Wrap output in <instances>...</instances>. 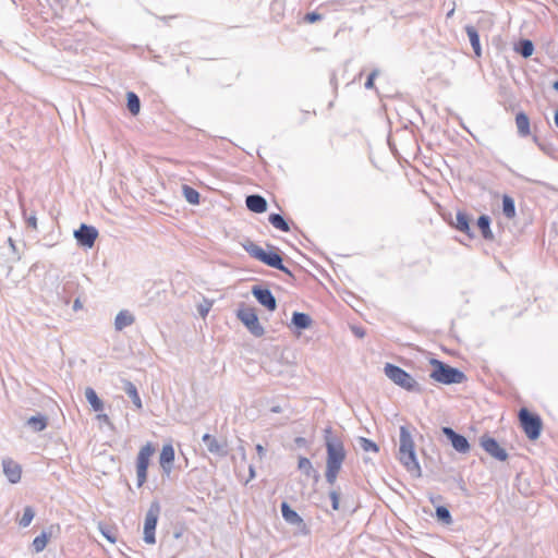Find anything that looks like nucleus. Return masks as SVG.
<instances>
[{
  "label": "nucleus",
  "mask_w": 558,
  "mask_h": 558,
  "mask_svg": "<svg viewBox=\"0 0 558 558\" xmlns=\"http://www.w3.org/2000/svg\"><path fill=\"white\" fill-rule=\"evenodd\" d=\"M399 460L403 466L415 476H421V466L417 462L414 441L405 426L400 427Z\"/></svg>",
  "instance_id": "nucleus-1"
},
{
  "label": "nucleus",
  "mask_w": 558,
  "mask_h": 558,
  "mask_svg": "<svg viewBox=\"0 0 558 558\" xmlns=\"http://www.w3.org/2000/svg\"><path fill=\"white\" fill-rule=\"evenodd\" d=\"M433 371L429 377L437 383L444 385L461 384L466 379V376L460 369L452 367L437 359L430 360Z\"/></svg>",
  "instance_id": "nucleus-2"
},
{
  "label": "nucleus",
  "mask_w": 558,
  "mask_h": 558,
  "mask_svg": "<svg viewBox=\"0 0 558 558\" xmlns=\"http://www.w3.org/2000/svg\"><path fill=\"white\" fill-rule=\"evenodd\" d=\"M243 248L255 259L266 264L269 267L279 269L289 276L291 271L283 265L281 256L276 252H266L254 242L246 240L242 243Z\"/></svg>",
  "instance_id": "nucleus-3"
},
{
  "label": "nucleus",
  "mask_w": 558,
  "mask_h": 558,
  "mask_svg": "<svg viewBox=\"0 0 558 558\" xmlns=\"http://www.w3.org/2000/svg\"><path fill=\"white\" fill-rule=\"evenodd\" d=\"M385 375L397 386L411 392H422L420 384L404 369L387 363L384 367Z\"/></svg>",
  "instance_id": "nucleus-4"
},
{
  "label": "nucleus",
  "mask_w": 558,
  "mask_h": 558,
  "mask_svg": "<svg viewBox=\"0 0 558 558\" xmlns=\"http://www.w3.org/2000/svg\"><path fill=\"white\" fill-rule=\"evenodd\" d=\"M325 432V441L327 448V466L341 469V465L345 459L343 444L338 438L331 436L330 429H326Z\"/></svg>",
  "instance_id": "nucleus-5"
},
{
  "label": "nucleus",
  "mask_w": 558,
  "mask_h": 558,
  "mask_svg": "<svg viewBox=\"0 0 558 558\" xmlns=\"http://www.w3.org/2000/svg\"><path fill=\"white\" fill-rule=\"evenodd\" d=\"M236 317L254 337L264 336L265 329L258 320L255 308L242 303L236 311Z\"/></svg>",
  "instance_id": "nucleus-6"
},
{
  "label": "nucleus",
  "mask_w": 558,
  "mask_h": 558,
  "mask_svg": "<svg viewBox=\"0 0 558 558\" xmlns=\"http://www.w3.org/2000/svg\"><path fill=\"white\" fill-rule=\"evenodd\" d=\"M519 420L529 439L535 440L539 437L542 432V420L538 415L533 414L527 409L523 408L519 412Z\"/></svg>",
  "instance_id": "nucleus-7"
},
{
  "label": "nucleus",
  "mask_w": 558,
  "mask_h": 558,
  "mask_svg": "<svg viewBox=\"0 0 558 558\" xmlns=\"http://www.w3.org/2000/svg\"><path fill=\"white\" fill-rule=\"evenodd\" d=\"M160 505L157 500L150 502L144 521V541L147 544H155V530L160 514Z\"/></svg>",
  "instance_id": "nucleus-8"
},
{
  "label": "nucleus",
  "mask_w": 558,
  "mask_h": 558,
  "mask_svg": "<svg viewBox=\"0 0 558 558\" xmlns=\"http://www.w3.org/2000/svg\"><path fill=\"white\" fill-rule=\"evenodd\" d=\"M155 448L150 442L143 446L136 459L137 486L141 487L147 480V469L150 457L154 454Z\"/></svg>",
  "instance_id": "nucleus-9"
},
{
  "label": "nucleus",
  "mask_w": 558,
  "mask_h": 558,
  "mask_svg": "<svg viewBox=\"0 0 558 558\" xmlns=\"http://www.w3.org/2000/svg\"><path fill=\"white\" fill-rule=\"evenodd\" d=\"M98 236V231L93 226L82 223L81 227L74 231V238L77 243L86 248H92Z\"/></svg>",
  "instance_id": "nucleus-10"
},
{
  "label": "nucleus",
  "mask_w": 558,
  "mask_h": 558,
  "mask_svg": "<svg viewBox=\"0 0 558 558\" xmlns=\"http://www.w3.org/2000/svg\"><path fill=\"white\" fill-rule=\"evenodd\" d=\"M481 446L489 456L499 461H506L508 458L507 451L499 446L496 439L489 436L484 435L481 437Z\"/></svg>",
  "instance_id": "nucleus-11"
},
{
  "label": "nucleus",
  "mask_w": 558,
  "mask_h": 558,
  "mask_svg": "<svg viewBox=\"0 0 558 558\" xmlns=\"http://www.w3.org/2000/svg\"><path fill=\"white\" fill-rule=\"evenodd\" d=\"M281 514L287 523L296 526L301 533H308L304 520L286 501L281 504Z\"/></svg>",
  "instance_id": "nucleus-12"
},
{
  "label": "nucleus",
  "mask_w": 558,
  "mask_h": 558,
  "mask_svg": "<svg viewBox=\"0 0 558 558\" xmlns=\"http://www.w3.org/2000/svg\"><path fill=\"white\" fill-rule=\"evenodd\" d=\"M252 294L258 301V303L265 306L268 311H275L277 308V301L271 291L267 288L254 286L252 288Z\"/></svg>",
  "instance_id": "nucleus-13"
},
{
  "label": "nucleus",
  "mask_w": 558,
  "mask_h": 558,
  "mask_svg": "<svg viewBox=\"0 0 558 558\" xmlns=\"http://www.w3.org/2000/svg\"><path fill=\"white\" fill-rule=\"evenodd\" d=\"M442 433L458 452L466 453L470 451V444L464 436L456 433L451 427H442Z\"/></svg>",
  "instance_id": "nucleus-14"
},
{
  "label": "nucleus",
  "mask_w": 558,
  "mask_h": 558,
  "mask_svg": "<svg viewBox=\"0 0 558 558\" xmlns=\"http://www.w3.org/2000/svg\"><path fill=\"white\" fill-rule=\"evenodd\" d=\"M203 442L207 450L213 454L225 457L228 453L226 444L220 442L216 437L209 434H205L203 436Z\"/></svg>",
  "instance_id": "nucleus-15"
},
{
  "label": "nucleus",
  "mask_w": 558,
  "mask_h": 558,
  "mask_svg": "<svg viewBox=\"0 0 558 558\" xmlns=\"http://www.w3.org/2000/svg\"><path fill=\"white\" fill-rule=\"evenodd\" d=\"M174 461V449L172 445H165L159 456V463L162 471L169 475L172 471V464Z\"/></svg>",
  "instance_id": "nucleus-16"
},
{
  "label": "nucleus",
  "mask_w": 558,
  "mask_h": 558,
  "mask_svg": "<svg viewBox=\"0 0 558 558\" xmlns=\"http://www.w3.org/2000/svg\"><path fill=\"white\" fill-rule=\"evenodd\" d=\"M3 473L10 483L15 484L20 482L22 470L19 463L11 459H4L2 461Z\"/></svg>",
  "instance_id": "nucleus-17"
},
{
  "label": "nucleus",
  "mask_w": 558,
  "mask_h": 558,
  "mask_svg": "<svg viewBox=\"0 0 558 558\" xmlns=\"http://www.w3.org/2000/svg\"><path fill=\"white\" fill-rule=\"evenodd\" d=\"M245 204L251 211L256 214H262L267 210V201L258 194L246 196Z\"/></svg>",
  "instance_id": "nucleus-18"
},
{
  "label": "nucleus",
  "mask_w": 558,
  "mask_h": 558,
  "mask_svg": "<svg viewBox=\"0 0 558 558\" xmlns=\"http://www.w3.org/2000/svg\"><path fill=\"white\" fill-rule=\"evenodd\" d=\"M135 322V317L129 311H120L114 318V328L121 331L125 327L131 326Z\"/></svg>",
  "instance_id": "nucleus-19"
},
{
  "label": "nucleus",
  "mask_w": 558,
  "mask_h": 558,
  "mask_svg": "<svg viewBox=\"0 0 558 558\" xmlns=\"http://www.w3.org/2000/svg\"><path fill=\"white\" fill-rule=\"evenodd\" d=\"M452 226L457 230L468 234L470 238H473V234H472L471 228H470V219L465 213L458 211L456 215V221L452 222Z\"/></svg>",
  "instance_id": "nucleus-20"
},
{
  "label": "nucleus",
  "mask_w": 558,
  "mask_h": 558,
  "mask_svg": "<svg viewBox=\"0 0 558 558\" xmlns=\"http://www.w3.org/2000/svg\"><path fill=\"white\" fill-rule=\"evenodd\" d=\"M123 385L125 393L131 398L135 408L141 410L143 405L136 386L128 379L123 380Z\"/></svg>",
  "instance_id": "nucleus-21"
},
{
  "label": "nucleus",
  "mask_w": 558,
  "mask_h": 558,
  "mask_svg": "<svg viewBox=\"0 0 558 558\" xmlns=\"http://www.w3.org/2000/svg\"><path fill=\"white\" fill-rule=\"evenodd\" d=\"M465 32L468 34V37L470 39V43H471V46L474 50V53L476 57H481L482 56V48H481V43H480V36H478V33L476 31V28L472 25H466L465 26Z\"/></svg>",
  "instance_id": "nucleus-22"
},
{
  "label": "nucleus",
  "mask_w": 558,
  "mask_h": 558,
  "mask_svg": "<svg viewBox=\"0 0 558 558\" xmlns=\"http://www.w3.org/2000/svg\"><path fill=\"white\" fill-rule=\"evenodd\" d=\"M515 125L518 129V133L520 136H527L530 135V119L524 112H519L515 116Z\"/></svg>",
  "instance_id": "nucleus-23"
},
{
  "label": "nucleus",
  "mask_w": 558,
  "mask_h": 558,
  "mask_svg": "<svg viewBox=\"0 0 558 558\" xmlns=\"http://www.w3.org/2000/svg\"><path fill=\"white\" fill-rule=\"evenodd\" d=\"M291 322L298 329H307L313 323L310 315L301 312H294Z\"/></svg>",
  "instance_id": "nucleus-24"
},
{
  "label": "nucleus",
  "mask_w": 558,
  "mask_h": 558,
  "mask_svg": "<svg viewBox=\"0 0 558 558\" xmlns=\"http://www.w3.org/2000/svg\"><path fill=\"white\" fill-rule=\"evenodd\" d=\"M47 424H48V420L43 414L33 415L26 422V425L33 432H41V430H44L47 427Z\"/></svg>",
  "instance_id": "nucleus-25"
},
{
  "label": "nucleus",
  "mask_w": 558,
  "mask_h": 558,
  "mask_svg": "<svg viewBox=\"0 0 558 558\" xmlns=\"http://www.w3.org/2000/svg\"><path fill=\"white\" fill-rule=\"evenodd\" d=\"M85 398L94 411L100 412L104 410V402L98 398L96 391L93 388L87 387L85 389Z\"/></svg>",
  "instance_id": "nucleus-26"
},
{
  "label": "nucleus",
  "mask_w": 558,
  "mask_h": 558,
  "mask_svg": "<svg viewBox=\"0 0 558 558\" xmlns=\"http://www.w3.org/2000/svg\"><path fill=\"white\" fill-rule=\"evenodd\" d=\"M514 51L523 58H529L534 52V45L530 39H521L515 46Z\"/></svg>",
  "instance_id": "nucleus-27"
},
{
  "label": "nucleus",
  "mask_w": 558,
  "mask_h": 558,
  "mask_svg": "<svg viewBox=\"0 0 558 558\" xmlns=\"http://www.w3.org/2000/svg\"><path fill=\"white\" fill-rule=\"evenodd\" d=\"M477 227L481 230L484 239H486V240L494 239L493 232L490 230V219L488 216H486V215L480 216V218L477 219Z\"/></svg>",
  "instance_id": "nucleus-28"
},
{
  "label": "nucleus",
  "mask_w": 558,
  "mask_h": 558,
  "mask_svg": "<svg viewBox=\"0 0 558 558\" xmlns=\"http://www.w3.org/2000/svg\"><path fill=\"white\" fill-rule=\"evenodd\" d=\"M50 537L51 532L48 533L46 531H43L40 535L36 536L32 544L34 551L36 554L41 553L46 548Z\"/></svg>",
  "instance_id": "nucleus-29"
},
{
  "label": "nucleus",
  "mask_w": 558,
  "mask_h": 558,
  "mask_svg": "<svg viewBox=\"0 0 558 558\" xmlns=\"http://www.w3.org/2000/svg\"><path fill=\"white\" fill-rule=\"evenodd\" d=\"M298 468L301 472H303L307 477H315L317 478L318 477V474L317 472L315 471V469L313 468L312 465V462L305 458V457H300L299 458V463H298Z\"/></svg>",
  "instance_id": "nucleus-30"
},
{
  "label": "nucleus",
  "mask_w": 558,
  "mask_h": 558,
  "mask_svg": "<svg viewBox=\"0 0 558 558\" xmlns=\"http://www.w3.org/2000/svg\"><path fill=\"white\" fill-rule=\"evenodd\" d=\"M502 214L509 219L515 216L514 201L509 195H504L502 197Z\"/></svg>",
  "instance_id": "nucleus-31"
},
{
  "label": "nucleus",
  "mask_w": 558,
  "mask_h": 558,
  "mask_svg": "<svg viewBox=\"0 0 558 558\" xmlns=\"http://www.w3.org/2000/svg\"><path fill=\"white\" fill-rule=\"evenodd\" d=\"M268 220L276 229H279L283 232H288L290 230L288 222L280 214L269 215Z\"/></svg>",
  "instance_id": "nucleus-32"
},
{
  "label": "nucleus",
  "mask_w": 558,
  "mask_h": 558,
  "mask_svg": "<svg viewBox=\"0 0 558 558\" xmlns=\"http://www.w3.org/2000/svg\"><path fill=\"white\" fill-rule=\"evenodd\" d=\"M126 106H128L129 111L133 116L138 114L140 109H141V101H140L138 96L135 93H133V92H129L128 93V104H126Z\"/></svg>",
  "instance_id": "nucleus-33"
},
{
  "label": "nucleus",
  "mask_w": 558,
  "mask_h": 558,
  "mask_svg": "<svg viewBox=\"0 0 558 558\" xmlns=\"http://www.w3.org/2000/svg\"><path fill=\"white\" fill-rule=\"evenodd\" d=\"M182 189H183V195L190 204L196 205L199 203V193L196 190H194L193 187H191L189 185H183Z\"/></svg>",
  "instance_id": "nucleus-34"
},
{
  "label": "nucleus",
  "mask_w": 558,
  "mask_h": 558,
  "mask_svg": "<svg viewBox=\"0 0 558 558\" xmlns=\"http://www.w3.org/2000/svg\"><path fill=\"white\" fill-rule=\"evenodd\" d=\"M34 517H35V510L33 509V507H31V506L25 507L23 515L19 521L20 526L27 527L32 523Z\"/></svg>",
  "instance_id": "nucleus-35"
},
{
  "label": "nucleus",
  "mask_w": 558,
  "mask_h": 558,
  "mask_svg": "<svg viewBox=\"0 0 558 558\" xmlns=\"http://www.w3.org/2000/svg\"><path fill=\"white\" fill-rule=\"evenodd\" d=\"M75 287L76 283L74 281H65L62 286V291L58 292V294L64 301L65 304L70 302V294Z\"/></svg>",
  "instance_id": "nucleus-36"
},
{
  "label": "nucleus",
  "mask_w": 558,
  "mask_h": 558,
  "mask_svg": "<svg viewBox=\"0 0 558 558\" xmlns=\"http://www.w3.org/2000/svg\"><path fill=\"white\" fill-rule=\"evenodd\" d=\"M359 447L365 452H378V446L371 439L360 437L357 439Z\"/></svg>",
  "instance_id": "nucleus-37"
},
{
  "label": "nucleus",
  "mask_w": 558,
  "mask_h": 558,
  "mask_svg": "<svg viewBox=\"0 0 558 558\" xmlns=\"http://www.w3.org/2000/svg\"><path fill=\"white\" fill-rule=\"evenodd\" d=\"M436 517L438 521L445 524H450L452 522L450 511L444 506H439L436 508Z\"/></svg>",
  "instance_id": "nucleus-38"
},
{
  "label": "nucleus",
  "mask_w": 558,
  "mask_h": 558,
  "mask_svg": "<svg viewBox=\"0 0 558 558\" xmlns=\"http://www.w3.org/2000/svg\"><path fill=\"white\" fill-rule=\"evenodd\" d=\"M98 529L100 531V533L110 542V543H116L117 542V537H116V534L113 533L112 529L108 527L107 525L102 524V523H99L98 524Z\"/></svg>",
  "instance_id": "nucleus-39"
},
{
  "label": "nucleus",
  "mask_w": 558,
  "mask_h": 558,
  "mask_svg": "<svg viewBox=\"0 0 558 558\" xmlns=\"http://www.w3.org/2000/svg\"><path fill=\"white\" fill-rule=\"evenodd\" d=\"M339 471H340L339 468H333V466H327L326 465V474H325V476H326V481L330 485H333L336 483V480H337Z\"/></svg>",
  "instance_id": "nucleus-40"
},
{
  "label": "nucleus",
  "mask_w": 558,
  "mask_h": 558,
  "mask_svg": "<svg viewBox=\"0 0 558 558\" xmlns=\"http://www.w3.org/2000/svg\"><path fill=\"white\" fill-rule=\"evenodd\" d=\"M213 303L208 300H204L197 307L199 315L205 318L211 308Z\"/></svg>",
  "instance_id": "nucleus-41"
},
{
  "label": "nucleus",
  "mask_w": 558,
  "mask_h": 558,
  "mask_svg": "<svg viewBox=\"0 0 558 558\" xmlns=\"http://www.w3.org/2000/svg\"><path fill=\"white\" fill-rule=\"evenodd\" d=\"M329 497L331 499V506L333 510L339 509L340 494L337 490H331L329 493Z\"/></svg>",
  "instance_id": "nucleus-42"
},
{
  "label": "nucleus",
  "mask_w": 558,
  "mask_h": 558,
  "mask_svg": "<svg viewBox=\"0 0 558 558\" xmlns=\"http://www.w3.org/2000/svg\"><path fill=\"white\" fill-rule=\"evenodd\" d=\"M378 74H379L378 70L372 71V73L368 75V77H367V80L365 82V88L371 89V88L374 87V81H375V78L377 77Z\"/></svg>",
  "instance_id": "nucleus-43"
},
{
  "label": "nucleus",
  "mask_w": 558,
  "mask_h": 558,
  "mask_svg": "<svg viewBox=\"0 0 558 558\" xmlns=\"http://www.w3.org/2000/svg\"><path fill=\"white\" fill-rule=\"evenodd\" d=\"M322 15L319 13H316V12H311V13H307L305 16H304V21L307 22V23H315L317 21H320L322 20Z\"/></svg>",
  "instance_id": "nucleus-44"
},
{
  "label": "nucleus",
  "mask_w": 558,
  "mask_h": 558,
  "mask_svg": "<svg viewBox=\"0 0 558 558\" xmlns=\"http://www.w3.org/2000/svg\"><path fill=\"white\" fill-rule=\"evenodd\" d=\"M27 226L37 229V218L34 214L27 218Z\"/></svg>",
  "instance_id": "nucleus-45"
},
{
  "label": "nucleus",
  "mask_w": 558,
  "mask_h": 558,
  "mask_svg": "<svg viewBox=\"0 0 558 558\" xmlns=\"http://www.w3.org/2000/svg\"><path fill=\"white\" fill-rule=\"evenodd\" d=\"M353 332H354L359 338H362V337H364V335H365V333H364V330H363L362 328H360V327H354V328H353Z\"/></svg>",
  "instance_id": "nucleus-46"
},
{
  "label": "nucleus",
  "mask_w": 558,
  "mask_h": 558,
  "mask_svg": "<svg viewBox=\"0 0 558 558\" xmlns=\"http://www.w3.org/2000/svg\"><path fill=\"white\" fill-rule=\"evenodd\" d=\"M80 308H82V303H81L80 299H76L73 304V310L78 311Z\"/></svg>",
  "instance_id": "nucleus-47"
},
{
  "label": "nucleus",
  "mask_w": 558,
  "mask_h": 558,
  "mask_svg": "<svg viewBox=\"0 0 558 558\" xmlns=\"http://www.w3.org/2000/svg\"><path fill=\"white\" fill-rule=\"evenodd\" d=\"M256 450H257L259 456H263L264 452H265V449H264V447L262 445H257L256 446Z\"/></svg>",
  "instance_id": "nucleus-48"
},
{
  "label": "nucleus",
  "mask_w": 558,
  "mask_h": 558,
  "mask_svg": "<svg viewBox=\"0 0 558 558\" xmlns=\"http://www.w3.org/2000/svg\"><path fill=\"white\" fill-rule=\"evenodd\" d=\"M97 417L104 422H109V417L107 414H98Z\"/></svg>",
  "instance_id": "nucleus-49"
},
{
  "label": "nucleus",
  "mask_w": 558,
  "mask_h": 558,
  "mask_svg": "<svg viewBox=\"0 0 558 558\" xmlns=\"http://www.w3.org/2000/svg\"><path fill=\"white\" fill-rule=\"evenodd\" d=\"M295 442H296L298 445H303V444L305 442V439H304L303 437H298V438L295 439Z\"/></svg>",
  "instance_id": "nucleus-50"
},
{
  "label": "nucleus",
  "mask_w": 558,
  "mask_h": 558,
  "mask_svg": "<svg viewBox=\"0 0 558 558\" xmlns=\"http://www.w3.org/2000/svg\"><path fill=\"white\" fill-rule=\"evenodd\" d=\"M271 412H274V413H279V412H281V409H280V407H279V405H276V407H272V408H271Z\"/></svg>",
  "instance_id": "nucleus-51"
},
{
  "label": "nucleus",
  "mask_w": 558,
  "mask_h": 558,
  "mask_svg": "<svg viewBox=\"0 0 558 558\" xmlns=\"http://www.w3.org/2000/svg\"><path fill=\"white\" fill-rule=\"evenodd\" d=\"M554 120H555V125L558 128V109L555 112Z\"/></svg>",
  "instance_id": "nucleus-52"
},
{
  "label": "nucleus",
  "mask_w": 558,
  "mask_h": 558,
  "mask_svg": "<svg viewBox=\"0 0 558 558\" xmlns=\"http://www.w3.org/2000/svg\"><path fill=\"white\" fill-rule=\"evenodd\" d=\"M553 88L558 92V81L553 83Z\"/></svg>",
  "instance_id": "nucleus-53"
},
{
  "label": "nucleus",
  "mask_w": 558,
  "mask_h": 558,
  "mask_svg": "<svg viewBox=\"0 0 558 558\" xmlns=\"http://www.w3.org/2000/svg\"><path fill=\"white\" fill-rule=\"evenodd\" d=\"M454 13V9H451L448 13H447V17H451Z\"/></svg>",
  "instance_id": "nucleus-54"
},
{
  "label": "nucleus",
  "mask_w": 558,
  "mask_h": 558,
  "mask_svg": "<svg viewBox=\"0 0 558 558\" xmlns=\"http://www.w3.org/2000/svg\"><path fill=\"white\" fill-rule=\"evenodd\" d=\"M9 243H10V246H11L13 250H15V245H14V242H13V240H12V239H9Z\"/></svg>",
  "instance_id": "nucleus-55"
},
{
  "label": "nucleus",
  "mask_w": 558,
  "mask_h": 558,
  "mask_svg": "<svg viewBox=\"0 0 558 558\" xmlns=\"http://www.w3.org/2000/svg\"><path fill=\"white\" fill-rule=\"evenodd\" d=\"M251 476H254V470L253 468H250Z\"/></svg>",
  "instance_id": "nucleus-56"
}]
</instances>
